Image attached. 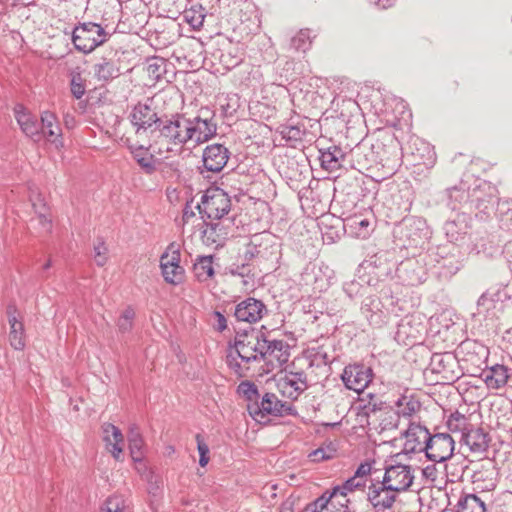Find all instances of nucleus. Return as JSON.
Segmentation results:
<instances>
[{"instance_id": "bb28decb", "label": "nucleus", "mask_w": 512, "mask_h": 512, "mask_svg": "<svg viewBox=\"0 0 512 512\" xmlns=\"http://www.w3.org/2000/svg\"><path fill=\"white\" fill-rule=\"evenodd\" d=\"M103 440L106 443L107 449L112 453L115 459H119L123 451V435L121 430L111 423H104L102 425Z\"/></svg>"}, {"instance_id": "09e8293b", "label": "nucleus", "mask_w": 512, "mask_h": 512, "mask_svg": "<svg viewBox=\"0 0 512 512\" xmlns=\"http://www.w3.org/2000/svg\"><path fill=\"white\" fill-rule=\"evenodd\" d=\"M203 11L204 9L201 5L192 6L184 11V19L193 29H200L205 18Z\"/></svg>"}, {"instance_id": "2eb2a0df", "label": "nucleus", "mask_w": 512, "mask_h": 512, "mask_svg": "<svg viewBox=\"0 0 512 512\" xmlns=\"http://www.w3.org/2000/svg\"><path fill=\"white\" fill-rule=\"evenodd\" d=\"M263 348L262 361L269 367L268 370L281 367L289 359V346L283 340H268L265 337Z\"/></svg>"}, {"instance_id": "4468645a", "label": "nucleus", "mask_w": 512, "mask_h": 512, "mask_svg": "<svg viewBox=\"0 0 512 512\" xmlns=\"http://www.w3.org/2000/svg\"><path fill=\"white\" fill-rule=\"evenodd\" d=\"M411 467L397 464L385 468L382 481L398 492L406 491L413 483Z\"/></svg>"}, {"instance_id": "cd10ccee", "label": "nucleus", "mask_w": 512, "mask_h": 512, "mask_svg": "<svg viewBox=\"0 0 512 512\" xmlns=\"http://www.w3.org/2000/svg\"><path fill=\"white\" fill-rule=\"evenodd\" d=\"M205 222V228L202 231V240L207 245H215L216 247L222 246L227 238V227L221 222Z\"/></svg>"}, {"instance_id": "0e129e2a", "label": "nucleus", "mask_w": 512, "mask_h": 512, "mask_svg": "<svg viewBox=\"0 0 512 512\" xmlns=\"http://www.w3.org/2000/svg\"><path fill=\"white\" fill-rule=\"evenodd\" d=\"M339 493H334V489L331 492H325L323 495H321L319 498H317L314 502H312V505L321 512L323 509H325L329 503V501Z\"/></svg>"}, {"instance_id": "aec40b11", "label": "nucleus", "mask_w": 512, "mask_h": 512, "mask_svg": "<svg viewBox=\"0 0 512 512\" xmlns=\"http://www.w3.org/2000/svg\"><path fill=\"white\" fill-rule=\"evenodd\" d=\"M396 273L403 284L408 286H417L426 280L424 267L414 260L401 262L396 269Z\"/></svg>"}, {"instance_id": "0eeeda50", "label": "nucleus", "mask_w": 512, "mask_h": 512, "mask_svg": "<svg viewBox=\"0 0 512 512\" xmlns=\"http://www.w3.org/2000/svg\"><path fill=\"white\" fill-rule=\"evenodd\" d=\"M498 202L497 189L490 183L484 182L471 191L469 208L477 211L476 217L485 220L494 212L495 205Z\"/></svg>"}, {"instance_id": "de8ad7c7", "label": "nucleus", "mask_w": 512, "mask_h": 512, "mask_svg": "<svg viewBox=\"0 0 512 512\" xmlns=\"http://www.w3.org/2000/svg\"><path fill=\"white\" fill-rule=\"evenodd\" d=\"M135 316L136 313L132 306H127L122 311L116 323L120 333L124 334L133 329Z\"/></svg>"}, {"instance_id": "a211bd4d", "label": "nucleus", "mask_w": 512, "mask_h": 512, "mask_svg": "<svg viewBox=\"0 0 512 512\" xmlns=\"http://www.w3.org/2000/svg\"><path fill=\"white\" fill-rule=\"evenodd\" d=\"M404 436V451L406 453H425L426 448L424 446H427L431 433L425 426L410 423L408 429L404 432Z\"/></svg>"}, {"instance_id": "9b49d317", "label": "nucleus", "mask_w": 512, "mask_h": 512, "mask_svg": "<svg viewBox=\"0 0 512 512\" xmlns=\"http://www.w3.org/2000/svg\"><path fill=\"white\" fill-rule=\"evenodd\" d=\"M278 254L277 245L271 243V238L266 235H255L245 252V260L258 259L260 262L276 260Z\"/></svg>"}, {"instance_id": "393cba45", "label": "nucleus", "mask_w": 512, "mask_h": 512, "mask_svg": "<svg viewBox=\"0 0 512 512\" xmlns=\"http://www.w3.org/2000/svg\"><path fill=\"white\" fill-rule=\"evenodd\" d=\"M17 308L15 305L7 307L8 322L10 325L9 341L16 350H22L25 346L24 326L16 317Z\"/></svg>"}, {"instance_id": "1a4fd4ad", "label": "nucleus", "mask_w": 512, "mask_h": 512, "mask_svg": "<svg viewBox=\"0 0 512 512\" xmlns=\"http://www.w3.org/2000/svg\"><path fill=\"white\" fill-rule=\"evenodd\" d=\"M427 442L425 455L433 462H444L448 460L454 452L455 441L448 433L431 434Z\"/></svg>"}, {"instance_id": "ddd939ff", "label": "nucleus", "mask_w": 512, "mask_h": 512, "mask_svg": "<svg viewBox=\"0 0 512 512\" xmlns=\"http://www.w3.org/2000/svg\"><path fill=\"white\" fill-rule=\"evenodd\" d=\"M189 139L197 144L204 143L212 138L217 131V124L213 116L197 115L193 118L188 117Z\"/></svg>"}, {"instance_id": "69168bd1", "label": "nucleus", "mask_w": 512, "mask_h": 512, "mask_svg": "<svg viewBox=\"0 0 512 512\" xmlns=\"http://www.w3.org/2000/svg\"><path fill=\"white\" fill-rule=\"evenodd\" d=\"M36 213L38 214V220L39 224L46 230L50 231L51 229V220L48 218L46 214V206L45 204L42 205V210H36Z\"/></svg>"}, {"instance_id": "423d86ee", "label": "nucleus", "mask_w": 512, "mask_h": 512, "mask_svg": "<svg viewBox=\"0 0 512 512\" xmlns=\"http://www.w3.org/2000/svg\"><path fill=\"white\" fill-rule=\"evenodd\" d=\"M293 407L290 403L283 402L273 393H265L258 403L249 406L250 416L259 423H266L268 416L291 415Z\"/></svg>"}, {"instance_id": "4c0bfd02", "label": "nucleus", "mask_w": 512, "mask_h": 512, "mask_svg": "<svg viewBox=\"0 0 512 512\" xmlns=\"http://www.w3.org/2000/svg\"><path fill=\"white\" fill-rule=\"evenodd\" d=\"M244 60L243 50L239 46H230L224 50L220 56L222 65L230 70L240 65Z\"/></svg>"}, {"instance_id": "5fc2aeb1", "label": "nucleus", "mask_w": 512, "mask_h": 512, "mask_svg": "<svg viewBox=\"0 0 512 512\" xmlns=\"http://www.w3.org/2000/svg\"><path fill=\"white\" fill-rule=\"evenodd\" d=\"M367 398V403L364 405V409L367 415L369 413H375L387 408V403L382 401L378 396L372 393H368Z\"/></svg>"}, {"instance_id": "79ce46f5", "label": "nucleus", "mask_w": 512, "mask_h": 512, "mask_svg": "<svg viewBox=\"0 0 512 512\" xmlns=\"http://www.w3.org/2000/svg\"><path fill=\"white\" fill-rule=\"evenodd\" d=\"M237 392L247 401V410L249 406L254 403H258L260 400V394L255 383L251 381H242L237 388Z\"/></svg>"}, {"instance_id": "3c124183", "label": "nucleus", "mask_w": 512, "mask_h": 512, "mask_svg": "<svg viewBox=\"0 0 512 512\" xmlns=\"http://www.w3.org/2000/svg\"><path fill=\"white\" fill-rule=\"evenodd\" d=\"M336 455V449L328 445L325 447H319L309 453L308 457L312 462H322L333 459Z\"/></svg>"}, {"instance_id": "f3484780", "label": "nucleus", "mask_w": 512, "mask_h": 512, "mask_svg": "<svg viewBox=\"0 0 512 512\" xmlns=\"http://www.w3.org/2000/svg\"><path fill=\"white\" fill-rule=\"evenodd\" d=\"M430 365L432 372L440 374L445 381L453 382L459 378L458 361L452 353L433 354Z\"/></svg>"}, {"instance_id": "603ef678", "label": "nucleus", "mask_w": 512, "mask_h": 512, "mask_svg": "<svg viewBox=\"0 0 512 512\" xmlns=\"http://www.w3.org/2000/svg\"><path fill=\"white\" fill-rule=\"evenodd\" d=\"M499 222L501 229L512 233V201L501 204Z\"/></svg>"}, {"instance_id": "bf43d9fd", "label": "nucleus", "mask_w": 512, "mask_h": 512, "mask_svg": "<svg viewBox=\"0 0 512 512\" xmlns=\"http://www.w3.org/2000/svg\"><path fill=\"white\" fill-rule=\"evenodd\" d=\"M108 249L103 240L98 239V243L94 246V260L98 266H104L107 262Z\"/></svg>"}, {"instance_id": "58836bf2", "label": "nucleus", "mask_w": 512, "mask_h": 512, "mask_svg": "<svg viewBox=\"0 0 512 512\" xmlns=\"http://www.w3.org/2000/svg\"><path fill=\"white\" fill-rule=\"evenodd\" d=\"M280 393L291 400H296L305 390L300 384L297 385L293 380L286 376L280 377L277 382Z\"/></svg>"}, {"instance_id": "c756f323", "label": "nucleus", "mask_w": 512, "mask_h": 512, "mask_svg": "<svg viewBox=\"0 0 512 512\" xmlns=\"http://www.w3.org/2000/svg\"><path fill=\"white\" fill-rule=\"evenodd\" d=\"M488 388L499 389L504 387L509 379L508 369L504 365H495L481 374Z\"/></svg>"}, {"instance_id": "473e14b6", "label": "nucleus", "mask_w": 512, "mask_h": 512, "mask_svg": "<svg viewBox=\"0 0 512 512\" xmlns=\"http://www.w3.org/2000/svg\"><path fill=\"white\" fill-rule=\"evenodd\" d=\"M193 272L199 282H206L213 278L215 275L213 256H199L193 265Z\"/></svg>"}, {"instance_id": "20e7f679", "label": "nucleus", "mask_w": 512, "mask_h": 512, "mask_svg": "<svg viewBox=\"0 0 512 512\" xmlns=\"http://www.w3.org/2000/svg\"><path fill=\"white\" fill-rule=\"evenodd\" d=\"M231 199L224 190L215 187L207 189L201 201L197 203L195 208L199 211L202 218L209 220H221L231 210Z\"/></svg>"}, {"instance_id": "e2e57ef3", "label": "nucleus", "mask_w": 512, "mask_h": 512, "mask_svg": "<svg viewBox=\"0 0 512 512\" xmlns=\"http://www.w3.org/2000/svg\"><path fill=\"white\" fill-rule=\"evenodd\" d=\"M310 352L313 361H317L318 363H322L324 365H327L331 362L328 353L322 346L312 348Z\"/></svg>"}, {"instance_id": "7ed1b4c3", "label": "nucleus", "mask_w": 512, "mask_h": 512, "mask_svg": "<svg viewBox=\"0 0 512 512\" xmlns=\"http://www.w3.org/2000/svg\"><path fill=\"white\" fill-rule=\"evenodd\" d=\"M110 36V33L98 23L79 22L71 32V41L78 52L90 54L107 42Z\"/></svg>"}, {"instance_id": "b1692460", "label": "nucleus", "mask_w": 512, "mask_h": 512, "mask_svg": "<svg viewBox=\"0 0 512 512\" xmlns=\"http://www.w3.org/2000/svg\"><path fill=\"white\" fill-rule=\"evenodd\" d=\"M491 439L488 433L482 428L471 427L464 435L461 436L460 442H463L469 447V450L474 454H483L489 448Z\"/></svg>"}, {"instance_id": "7c9ffc66", "label": "nucleus", "mask_w": 512, "mask_h": 512, "mask_svg": "<svg viewBox=\"0 0 512 512\" xmlns=\"http://www.w3.org/2000/svg\"><path fill=\"white\" fill-rule=\"evenodd\" d=\"M134 160L146 174H153L156 171V158L143 146H129Z\"/></svg>"}, {"instance_id": "a878e982", "label": "nucleus", "mask_w": 512, "mask_h": 512, "mask_svg": "<svg viewBox=\"0 0 512 512\" xmlns=\"http://www.w3.org/2000/svg\"><path fill=\"white\" fill-rule=\"evenodd\" d=\"M388 151H384L380 156V163L384 169V178L392 176L401 165V149L395 139L390 140Z\"/></svg>"}, {"instance_id": "680f3d73", "label": "nucleus", "mask_w": 512, "mask_h": 512, "mask_svg": "<svg viewBox=\"0 0 512 512\" xmlns=\"http://www.w3.org/2000/svg\"><path fill=\"white\" fill-rule=\"evenodd\" d=\"M284 376L293 380L297 385L300 384L304 388H308L307 375L304 371H286Z\"/></svg>"}, {"instance_id": "338daca9", "label": "nucleus", "mask_w": 512, "mask_h": 512, "mask_svg": "<svg viewBox=\"0 0 512 512\" xmlns=\"http://www.w3.org/2000/svg\"><path fill=\"white\" fill-rule=\"evenodd\" d=\"M192 202H193V199H191L190 201H187L185 206H184V209H183V214H182V224H186L190 221V219H192L193 217H195V212L193 210V207H192Z\"/></svg>"}, {"instance_id": "dca6fc26", "label": "nucleus", "mask_w": 512, "mask_h": 512, "mask_svg": "<svg viewBox=\"0 0 512 512\" xmlns=\"http://www.w3.org/2000/svg\"><path fill=\"white\" fill-rule=\"evenodd\" d=\"M160 267L164 280L172 285H179L184 281L185 270L180 266V251L173 250L171 254L161 256Z\"/></svg>"}, {"instance_id": "49530a36", "label": "nucleus", "mask_w": 512, "mask_h": 512, "mask_svg": "<svg viewBox=\"0 0 512 512\" xmlns=\"http://www.w3.org/2000/svg\"><path fill=\"white\" fill-rule=\"evenodd\" d=\"M229 273L233 276H239L242 278V284L245 287L253 286L255 275L252 271L251 266L248 263L241 265H233L229 268Z\"/></svg>"}, {"instance_id": "72a5a7b5", "label": "nucleus", "mask_w": 512, "mask_h": 512, "mask_svg": "<svg viewBox=\"0 0 512 512\" xmlns=\"http://www.w3.org/2000/svg\"><path fill=\"white\" fill-rule=\"evenodd\" d=\"M398 417H411L421 409V403L414 395H402L395 402Z\"/></svg>"}, {"instance_id": "a18cd8bd", "label": "nucleus", "mask_w": 512, "mask_h": 512, "mask_svg": "<svg viewBox=\"0 0 512 512\" xmlns=\"http://www.w3.org/2000/svg\"><path fill=\"white\" fill-rule=\"evenodd\" d=\"M367 486V482L361 478H357L352 476L348 478L342 485H338L334 487V493H339V495L346 496L348 493L364 490Z\"/></svg>"}, {"instance_id": "37998d69", "label": "nucleus", "mask_w": 512, "mask_h": 512, "mask_svg": "<svg viewBox=\"0 0 512 512\" xmlns=\"http://www.w3.org/2000/svg\"><path fill=\"white\" fill-rule=\"evenodd\" d=\"M312 44L311 30L301 29L291 38L290 47L295 51L306 52Z\"/></svg>"}, {"instance_id": "f257e3e1", "label": "nucleus", "mask_w": 512, "mask_h": 512, "mask_svg": "<svg viewBox=\"0 0 512 512\" xmlns=\"http://www.w3.org/2000/svg\"><path fill=\"white\" fill-rule=\"evenodd\" d=\"M265 335L251 329L237 333L233 345L226 351V364L239 378L247 377L249 372L263 360Z\"/></svg>"}, {"instance_id": "c85d7f7f", "label": "nucleus", "mask_w": 512, "mask_h": 512, "mask_svg": "<svg viewBox=\"0 0 512 512\" xmlns=\"http://www.w3.org/2000/svg\"><path fill=\"white\" fill-rule=\"evenodd\" d=\"M346 158L345 152L339 146H330L326 150H320L321 167L329 172L342 168Z\"/></svg>"}, {"instance_id": "864d4df0", "label": "nucleus", "mask_w": 512, "mask_h": 512, "mask_svg": "<svg viewBox=\"0 0 512 512\" xmlns=\"http://www.w3.org/2000/svg\"><path fill=\"white\" fill-rule=\"evenodd\" d=\"M70 89L72 95L76 99L82 98L86 91L85 80L82 78L80 73H76L72 75L70 82Z\"/></svg>"}, {"instance_id": "5701e85b", "label": "nucleus", "mask_w": 512, "mask_h": 512, "mask_svg": "<svg viewBox=\"0 0 512 512\" xmlns=\"http://www.w3.org/2000/svg\"><path fill=\"white\" fill-rule=\"evenodd\" d=\"M14 114L23 133L35 141H39L41 139V131L37 118L22 104L15 106Z\"/></svg>"}, {"instance_id": "4be33fe9", "label": "nucleus", "mask_w": 512, "mask_h": 512, "mask_svg": "<svg viewBox=\"0 0 512 512\" xmlns=\"http://www.w3.org/2000/svg\"><path fill=\"white\" fill-rule=\"evenodd\" d=\"M471 217L467 213H459L454 219L444 225L447 238L451 242H458L465 238L471 231Z\"/></svg>"}, {"instance_id": "f704fd0d", "label": "nucleus", "mask_w": 512, "mask_h": 512, "mask_svg": "<svg viewBox=\"0 0 512 512\" xmlns=\"http://www.w3.org/2000/svg\"><path fill=\"white\" fill-rule=\"evenodd\" d=\"M128 442L131 457L134 461H141L143 458L144 441L139 428L133 425L128 432Z\"/></svg>"}, {"instance_id": "6e6552de", "label": "nucleus", "mask_w": 512, "mask_h": 512, "mask_svg": "<svg viewBox=\"0 0 512 512\" xmlns=\"http://www.w3.org/2000/svg\"><path fill=\"white\" fill-rule=\"evenodd\" d=\"M399 492L389 487L382 480L371 482L368 486L367 501L375 512H385L391 510L397 499Z\"/></svg>"}, {"instance_id": "e433bc0d", "label": "nucleus", "mask_w": 512, "mask_h": 512, "mask_svg": "<svg viewBox=\"0 0 512 512\" xmlns=\"http://www.w3.org/2000/svg\"><path fill=\"white\" fill-rule=\"evenodd\" d=\"M448 195V205L453 209H457L462 203H468L471 200V191L465 189L463 184L454 186L446 190Z\"/></svg>"}, {"instance_id": "6e6d98bb", "label": "nucleus", "mask_w": 512, "mask_h": 512, "mask_svg": "<svg viewBox=\"0 0 512 512\" xmlns=\"http://www.w3.org/2000/svg\"><path fill=\"white\" fill-rule=\"evenodd\" d=\"M280 134L282 135V138L286 139L287 141H300L302 139V136L304 135V131L298 127V126H282Z\"/></svg>"}, {"instance_id": "4d7b16f0", "label": "nucleus", "mask_w": 512, "mask_h": 512, "mask_svg": "<svg viewBox=\"0 0 512 512\" xmlns=\"http://www.w3.org/2000/svg\"><path fill=\"white\" fill-rule=\"evenodd\" d=\"M373 463L374 462H369V461L362 462L357 467L353 476H355L357 478H361L370 484H371V482H376V480H373L371 478L372 470H373Z\"/></svg>"}, {"instance_id": "412c9836", "label": "nucleus", "mask_w": 512, "mask_h": 512, "mask_svg": "<svg viewBox=\"0 0 512 512\" xmlns=\"http://www.w3.org/2000/svg\"><path fill=\"white\" fill-rule=\"evenodd\" d=\"M40 131L41 136L55 144L57 148L63 147L62 129L57 116L53 112L43 111L41 113Z\"/></svg>"}, {"instance_id": "ea45409f", "label": "nucleus", "mask_w": 512, "mask_h": 512, "mask_svg": "<svg viewBox=\"0 0 512 512\" xmlns=\"http://www.w3.org/2000/svg\"><path fill=\"white\" fill-rule=\"evenodd\" d=\"M101 512H131L130 506L123 495L109 496L100 508Z\"/></svg>"}, {"instance_id": "774afa93", "label": "nucleus", "mask_w": 512, "mask_h": 512, "mask_svg": "<svg viewBox=\"0 0 512 512\" xmlns=\"http://www.w3.org/2000/svg\"><path fill=\"white\" fill-rule=\"evenodd\" d=\"M294 505H295V499H293L292 497H289L285 501L282 502V504L279 508V512H293Z\"/></svg>"}, {"instance_id": "f03ea898", "label": "nucleus", "mask_w": 512, "mask_h": 512, "mask_svg": "<svg viewBox=\"0 0 512 512\" xmlns=\"http://www.w3.org/2000/svg\"><path fill=\"white\" fill-rule=\"evenodd\" d=\"M189 135L188 117L185 114L163 115L153 142L156 145H165L166 151H173V147L182 148L189 142Z\"/></svg>"}, {"instance_id": "2f4dec72", "label": "nucleus", "mask_w": 512, "mask_h": 512, "mask_svg": "<svg viewBox=\"0 0 512 512\" xmlns=\"http://www.w3.org/2000/svg\"><path fill=\"white\" fill-rule=\"evenodd\" d=\"M93 69L95 77L101 82L111 81L120 75V68L112 59L102 58Z\"/></svg>"}, {"instance_id": "6ab92c4d", "label": "nucleus", "mask_w": 512, "mask_h": 512, "mask_svg": "<svg viewBox=\"0 0 512 512\" xmlns=\"http://www.w3.org/2000/svg\"><path fill=\"white\" fill-rule=\"evenodd\" d=\"M230 152L222 144L208 145L202 155L203 166L206 171L218 173L227 164Z\"/></svg>"}, {"instance_id": "a19ab883", "label": "nucleus", "mask_w": 512, "mask_h": 512, "mask_svg": "<svg viewBox=\"0 0 512 512\" xmlns=\"http://www.w3.org/2000/svg\"><path fill=\"white\" fill-rule=\"evenodd\" d=\"M473 425L469 419L458 411L451 413L447 420V427L452 433H461V436L469 430Z\"/></svg>"}, {"instance_id": "39448f33", "label": "nucleus", "mask_w": 512, "mask_h": 512, "mask_svg": "<svg viewBox=\"0 0 512 512\" xmlns=\"http://www.w3.org/2000/svg\"><path fill=\"white\" fill-rule=\"evenodd\" d=\"M152 104L153 99L151 98H147L145 102H138L133 106L128 119L135 128L137 135L150 133V137L153 140L163 116L158 115Z\"/></svg>"}, {"instance_id": "8fccbe9b", "label": "nucleus", "mask_w": 512, "mask_h": 512, "mask_svg": "<svg viewBox=\"0 0 512 512\" xmlns=\"http://www.w3.org/2000/svg\"><path fill=\"white\" fill-rule=\"evenodd\" d=\"M147 72L154 80H159L166 72V63L163 58L154 57L148 61Z\"/></svg>"}, {"instance_id": "9d476101", "label": "nucleus", "mask_w": 512, "mask_h": 512, "mask_svg": "<svg viewBox=\"0 0 512 512\" xmlns=\"http://www.w3.org/2000/svg\"><path fill=\"white\" fill-rule=\"evenodd\" d=\"M373 376L372 368L364 364H350L344 368L341 378L347 389L361 393L372 381Z\"/></svg>"}, {"instance_id": "c03bdc74", "label": "nucleus", "mask_w": 512, "mask_h": 512, "mask_svg": "<svg viewBox=\"0 0 512 512\" xmlns=\"http://www.w3.org/2000/svg\"><path fill=\"white\" fill-rule=\"evenodd\" d=\"M421 148H418V151H422V153L415 154L412 152L414 159V165H423L426 168H430L434 165L436 156L433 149L429 146V144L421 142Z\"/></svg>"}, {"instance_id": "13d9d810", "label": "nucleus", "mask_w": 512, "mask_h": 512, "mask_svg": "<svg viewBox=\"0 0 512 512\" xmlns=\"http://www.w3.org/2000/svg\"><path fill=\"white\" fill-rule=\"evenodd\" d=\"M495 308V301L489 297L488 293H483L477 302V313L479 315H486L488 312Z\"/></svg>"}, {"instance_id": "052dcab7", "label": "nucleus", "mask_w": 512, "mask_h": 512, "mask_svg": "<svg viewBox=\"0 0 512 512\" xmlns=\"http://www.w3.org/2000/svg\"><path fill=\"white\" fill-rule=\"evenodd\" d=\"M196 441H197V449L200 455L199 458V464L201 467H205L209 462V447L208 445L203 441L200 434L196 435Z\"/></svg>"}, {"instance_id": "c9c22d12", "label": "nucleus", "mask_w": 512, "mask_h": 512, "mask_svg": "<svg viewBox=\"0 0 512 512\" xmlns=\"http://www.w3.org/2000/svg\"><path fill=\"white\" fill-rule=\"evenodd\" d=\"M457 512H486L484 502L475 494L462 495L457 504Z\"/></svg>"}, {"instance_id": "f8f14e48", "label": "nucleus", "mask_w": 512, "mask_h": 512, "mask_svg": "<svg viewBox=\"0 0 512 512\" xmlns=\"http://www.w3.org/2000/svg\"><path fill=\"white\" fill-rule=\"evenodd\" d=\"M268 309L259 299L248 297L238 303L234 308V317L237 321L255 324L266 314Z\"/></svg>"}]
</instances>
